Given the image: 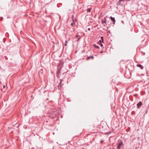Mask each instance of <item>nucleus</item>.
<instances>
[{
    "label": "nucleus",
    "mask_w": 149,
    "mask_h": 149,
    "mask_svg": "<svg viewBox=\"0 0 149 149\" xmlns=\"http://www.w3.org/2000/svg\"><path fill=\"white\" fill-rule=\"evenodd\" d=\"M59 73H60V70H58L56 72V75H57V77H58V75H59Z\"/></svg>",
    "instance_id": "11"
},
{
    "label": "nucleus",
    "mask_w": 149,
    "mask_h": 149,
    "mask_svg": "<svg viewBox=\"0 0 149 149\" xmlns=\"http://www.w3.org/2000/svg\"><path fill=\"white\" fill-rule=\"evenodd\" d=\"M72 20L73 22H75L76 21V19L74 17V16L73 15H72Z\"/></svg>",
    "instance_id": "7"
},
{
    "label": "nucleus",
    "mask_w": 149,
    "mask_h": 149,
    "mask_svg": "<svg viewBox=\"0 0 149 149\" xmlns=\"http://www.w3.org/2000/svg\"><path fill=\"white\" fill-rule=\"evenodd\" d=\"M100 45L101 46V47H102L103 46V45L102 44H100Z\"/></svg>",
    "instance_id": "16"
},
{
    "label": "nucleus",
    "mask_w": 149,
    "mask_h": 149,
    "mask_svg": "<svg viewBox=\"0 0 149 149\" xmlns=\"http://www.w3.org/2000/svg\"><path fill=\"white\" fill-rule=\"evenodd\" d=\"M78 37L77 36H76V37L77 38Z\"/></svg>",
    "instance_id": "20"
},
{
    "label": "nucleus",
    "mask_w": 149,
    "mask_h": 149,
    "mask_svg": "<svg viewBox=\"0 0 149 149\" xmlns=\"http://www.w3.org/2000/svg\"><path fill=\"white\" fill-rule=\"evenodd\" d=\"M71 25L73 27H74L75 25V24L74 22H73V23H72L71 24Z\"/></svg>",
    "instance_id": "9"
},
{
    "label": "nucleus",
    "mask_w": 149,
    "mask_h": 149,
    "mask_svg": "<svg viewBox=\"0 0 149 149\" xmlns=\"http://www.w3.org/2000/svg\"><path fill=\"white\" fill-rule=\"evenodd\" d=\"M80 38H79L78 39V40H77V41H78L80 39Z\"/></svg>",
    "instance_id": "18"
},
{
    "label": "nucleus",
    "mask_w": 149,
    "mask_h": 149,
    "mask_svg": "<svg viewBox=\"0 0 149 149\" xmlns=\"http://www.w3.org/2000/svg\"><path fill=\"white\" fill-rule=\"evenodd\" d=\"M92 58V59H93L94 57L93 56H88L87 57V58H86V59L87 60H88L90 58Z\"/></svg>",
    "instance_id": "8"
},
{
    "label": "nucleus",
    "mask_w": 149,
    "mask_h": 149,
    "mask_svg": "<svg viewBox=\"0 0 149 149\" xmlns=\"http://www.w3.org/2000/svg\"><path fill=\"white\" fill-rule=\"evenodd\" d=\"M102 23L104 26H105V25H106V20L105 19H104V20H102Z\"/></svg>",
    "instance_id": "4"
},
{
    "label": "nucleus",
    "mask_w": 149,
    "mask_h": 149,
    "mask_svg": "<svg viewBox=\"0 0 149 149\" xmlns=\"http://www.w3.org/2000/svg\"><path fill=\"white\" fill-rule=\"evenodd\" d=\"M103 37H101V39L103 40Z\"/></svg>",
    "instance_id": "15"
},
{
    "label": "nucleus",
    "mask_w": 149,
    "mask_h": 149,
    "mask_svg": "<svg viewBox=\"0 0 149 149\" xmlns=\"http://www.w3.org/2000/svg\"><path fill=\"white\" fill-rule=\"evenodd\" d=\"M4 87H5V86H4V85H3V88H4Z\"/></svg>",
    "instance_id": "19"
},
{
    "label": "nucleus",
    "mask_w": 149,
    "mask_h": 149,
    "mask_svg": "<svg viewBox=\"0 0 149 149\" xmlns=\"http://www.w3.org/2000/svg\"><path fill=\"white\" fill-rule=\"evenodd\" d=\"M63 80H61L60 82V83L58 85V88H59V86H60V84H61V82Z\"/></svg>",
    "instance_id": "13"
},
{
    "label": "nucleus",
    "mask_w": 149,
    "mask_h": 149,
    "mask_svg": "<svg viewBox=\"0 0 149 149\" xmlns=\"http://www.w3.org/2000/svg\"><path fill=\"white\" fill-rule=\"evenodd\" d=\"M3 19V18L2 17H1L0 18V20L1 21Z\"/></svg>",
    "instance_id": "14"
},
{
    "label": "nucleus",
    "mask_w": 149,
    "mask_h": 149,
    "mask_svg": "<svg viewBox=\"0 0 149 149\" xmlns=\"http://www.w3.org/2000/svg\"><path fill=\"white\" fill-rule=\"evenodd\" d=\"M125 0H120L118 3H117V5L122 6L124 3V2Z\"/></svg>",
    "instance_id": "1"
},
{
    "label": "nucleus",
    "mask_w": 149,
    "mask_h": 149,
    "mask_svg": "<svg viewBox=\"0 0 149 149\" xmlns=\"http://www.w3.org/2000/svg\"><path fill=\"white\" fill-rule=\"evenodd\" d=\"M142 105V103L141 102H139L137 104V106L138 109H139Z\"/></svg>",
    "instance_id": "3"
},
{
    "label": "nucleus",
    "mask_w": 149,
    "mask_h": 149,
    "mask_svg": "<svg viewBox=\"0 0 149 149\" xmlns=\"http://www.w3.org/2000/svg\"><path fill=\"white\" fill-rule=\"evenodd\" d=\"M128 1H130V0H128Z\"/></svg>",
    "instance_id": "21"
},
{
    "label": "nucleus",
    "mask_w": 149,
    "mask_h": 149,
    "mask_svg": "<svg viewBox=\"0 0 149 149\" xmlns=\"http://www.w3.org/2000/svg\"><path fill=\"white\" fill-rule=\"evenodd\" d=\"M123 145V143L122 142H121L119 143L117 147V149H120L121 147Z\"/></svg>",
    "instance_id": "2"
},
{
    "label": "nucleus",
    "mask_w": 149,
    "mask_h": 149,
    "mask_svg": "<svg viewBox=\"0 0 149 149\" xmlns=\"http://www.w3.org/2000/svg\"><path fill=\"white\" fill-rule=\"evenodd\" d=\"M136 66L137 67L140 68L141 69H143V65L141 64H138L136 65Z\"/></svg>",
    "instance_id": "6"
},
{
    "label": "nucleus",
    "mask_w": 149,
    "mask_h": 149,
    "mask_svg": "<svg viewBox=\"0 0 149 149\" xmlns=\"http://www.w3.org/2000/svg\"><path fill=\"white\" fill-rule=\"evenodd\" d=\"M110 18L111 19V20L113 21V24H114L116 22V20L115 19V18L114 17H112L111 16L110 17Z\"/></svg>",
    "instance_id": "5"
},
{
    "label": "nucleus",
    "mask_w": 149,
    "mask_h": 149,
    "mask_svg": "<svg viewBox=\"0 0 149 149\" xmlns=\"http://www.w3.org/2000/svg\"><path fill=\"white\" fill-rule=\"evenodd\" d=\"M94 47L96 49H98L99 48V47L98 46L96 45L95 44H94L93 45Z\"/></svg>",
    "instance_id": "10"
},
{
    "label": "nucleus",
    "mask_w": 149,
    "mask_h": 149,
    "mask_svg": "<svg viewBox=\"0 0 149 149\" xmlns=\"http://www.w3.org/2000/svg\"><path fill=\"white\" fill-rule=\"evenodd\" d=\"M88 31H90V28H88Z\"/></svg>",
    "instance_id": "17"
},
{
    "label": "nucleus",
    "mask_w": 149,
    "mask_h": 149,
    "mask_svg": "<svg viewBox=\"0 0 149 149\" xmlns=\"http://www.w3.org/2000/svg\"><path fill=\"white\" fill-rule=\"evenodd\" d=\"M91 8H88L87 10V11H88V12H90L91 11Z\"/></svg>",
    "instance_id": "12"
}]
</instances>
